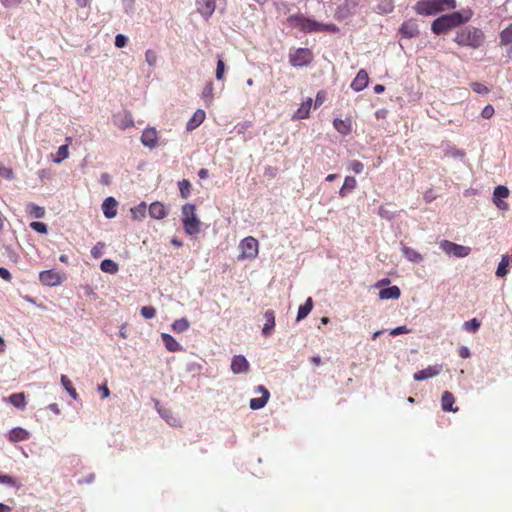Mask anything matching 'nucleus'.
<instances>
[{"mask_svg":"<svg viewBox=\"0 0 512 512\" xmlns=\"http://www.w3.org/2000/svg\"><path fill=\"white\" fill-rule=\"evenodd\" d=\"M290 26L298 28L304 33L314 32H336L338 28L334 24H324L316 20L305 17L303 14L291 15L287 18Z\"/></svg>","mask_w":512,"mask_h":512,"instance_id":"1","label":"nucleus"},{"mask_svg":"<svg viewBox=\"0 0 512 512\" xmlns=\"http://www.w3.org/2000/svg\"><path fill=\"white\" fill-rule=\"evenodd\" d=\"M485 40L484 33L481 29L468 25L456 31L454 41L460 45L472 49L480 48Z\"/></svg>","mask_w":512,"mask_h":512,"instance_id":"2","label":"nucleus"},{"mask_svg":"<svg viewBox=\"0 0 512 512\" xmlns=\"http://www.w3.org/2000/svg\"><path fill=\"white\" fill-rule=\"evenodd\" d=\"M471 17V12H469L466 16H464L460 12H453L450 14H445L437 19H435L432 22L431 30L433 33L439 35L442 34L448 30H450L453 27H456L460 24H463L467 21H469Z\"/></svg>","mask_w":512,"mask_h":512,"instance_id":"3","label":"nucleus"},{"mask_svg":"<svg viewBox=\"0 0 512 512\" xmlns=\"http://www.w3.org/2000/svg\"><path fill=\"white\" fill-rule=\"evenodd\" d=\"M182 225L185 233L189 236H196L201 231V221L196 214V206L187 203L182 206Z\"/></svg>","mask_w":512,"mask_h":512,"instance_id":"4","label":"nucleus"},{"mask_svg":"<svg viewBox=\"0 0 512 512\" xmlns=\"http://www.w3.org/2000/svg\"><path fill=\"white\" fill-rule=\"evenodd\" d=\"M239 250L241 252L238 256L239 260L255 259L258 255V241L254 237L248 236L240 242Z\"/></svg>","mask_w":512,"mask_h":512,"instance_id":"5","label":"nucleus"},{"mask_svg":"<svg viewBox=\"0 0 512 512\" xmlns=\"http://www.w3.org/2000/svg\"><path fill=\"white\" fill-rule=\"evenodd\" d=\"M440 248L447 255H451L457 258L467 257L471 252L470 247L456 244L449 240H442L440 242Z\"/></svg>","mask_w":512,"mask_h":512,"instance_id":"6","label":"nucleus"},{"mask_svg":"<svg viewBox=\"0 0 512 512\" xmlns=\"http://www.w3.org/2000/svg\"><path fill=\"white\" fill-rule=\"evenodd\" d=\"M414 9L417 14L425 16L441 12V7H439V1L437 0H420L416 3Z\"/></svg>","mask_w":512,"mask_h":512,"instance_id":"7","label":"nucleus"},{"mask_svg":"<svg viewBox=\"0 0 512 512\" xmlns=\"http://www.w3.org/2000/svg\"><path fill=\"white\" fill-rule=\"evenodd\" d=\"M39 280L43 285L58 286L64 280V275L56 270H45L40 272Z\"/></svg>","mask_w":512,"mask_h":512,"instance_id":"8","label":"nucleus"},{"mask_svg":"<svg viewBox=\"0 0 512 512\" xmlns=\"http://www.w3.org/2000/svg\"><path fill=\"white\" fill-rule=\"evenodd\" d=\"M289 58L292 66L301 67L310 63L312 54L307 48H299Z\"/></svg>","mask_w":512,"mask_h":512,"instance_id":"9","label":"nucleus"},{"mask_svg":"<svg viewBox=\"0 0 512 512\" xmlns=\"http://www.w3.org/2000/svg\"><path fill=\"white\" fill-rule=\"evenodd\" d=\"M196 11L208 21L216 9V0H195Z\"/></svg>","mask_w":512,"mask_h":512,"instance_id":"10","label":"nucleus"},{"mask_svg":"<svg viewBox=\"0 0 512 512\" xmlns=\"http://www.w3.org/2000/svg\"><path fill=\"white\" fill-rule=\"evenodd\" d=\"M509 196V189L506 186L499 185L493 191V203L500 210H507L508 204L503 201Z\"/></svg>","mask_w":512,"mask_h":512,"instance_id":"11","label":"nucleus"},{"mask_svg":"<svg viewBox=\"0 0 512 512\" xmlns=\"http://www.w3.org/2000/svg\"><path fill=\"white\" fill-rule=\"evenodd\" d=\"M442 369H443V367L440 364L428 366L427 368L414 373L413 378L415 381H423V380H426V379H429V378L439 375L441 373Z\"/></svg>","mask_w":512,"mask_h":512,"instance_id":"12","label":"nucleus"},{"mask_svg":"<svg viewBox=\"0 0 512 512\" xmlns=\"http://www.w3.org/2000/svg\"><path fill=\"white\" fill-rule=\"evenodd\" d=\"M399 33L402 35V37L411 39L419 35V27L416 21L409 20L405 21L401 27L399 28Z\"/></svg>","mask_w":512,"mask_h":512,"instance_id":"13","label":"nucleus"},{"mask_svg":"<svg viewBox=\"0 0 512 512\" xmlns=\"http://www.w3.org/2000/svg\"><path fill=\"white\" fill-rule=\"evenodd\" d=\"M231 370L234 374L246 373L249 371V362L243 355H235L231 361Z\"/></svg>","mask_w":512,"mask_h":512,"instance_id":"14","label":"nucleus"},{"mask_svg":"<svg viewBox=\"0 0 512 512\" xmlns=\"http://www.w3.org/2000/svg\"><path fill=\"white\" fill-rule=\"evenodd\" d=\"M158 141L157 131L155 128H147L141 135V143L150 149L156 147Z\"/></svg>","mask_w":512,"mask_h":512,"instance_id":"15","label":"nucleus"},{"mask_svg":"<svg viewBox=\"0 0 512 512\" xmlns=\"http://www.w3.org/2000/svg\"><path fill=\"white\" fill-rule=\"evenodd\" d=\"M368 82V73L364 69H361L358 71L356 77L352 81L351 88L356 92L362 91L364 88L367 87Z\"/></svg>","mask_w":512,"mask_h":512,"instance_id":"16","label":"nucleus"},{"mask_svg":"<svg viewBox=\"0 0 512 512\" xmlns=\"http://www.w3.org/2000/svg\"><path fill=\"white\" fill-rule=\"evenodd\" d=\"M401 252L405 259L411 263L419 264L423 261L424 257L414 248L408 247L401 243Z\"/></svg>","mask_w":512,"mask_h":512,"instance_id":"17","label":"nucleus"},{"mask_svg":"<svg viewBox=\"0 0 512 512\" xmlns=\"http://www.w3.org/2000/svg\"><path fill=\"white\" fill-rule=\"evenodd\" d=\"M118 203L114 197H107L102 203V211L106 218H114L117 214Z\"/></svg>","mask_w":512,"mask_h":512,"instance_id":"18","label":"nucleus"},{"mask_svg":"<svg viewBox=\"0 0 512 512\" xmlns=\"http://www.w3.org/2000/svg\"><path fill=\"white\" fill-rule=\"evenodd\" d=\"M30 438V432L22 427H15L8 433V439L11 442L26 441Z\"/></svg>","mask_w":512,"mask_h":512,"instance_id":"19","label":"nucleus"},{"mask_svg":"<svg viewBox=\"0 0 512 512\" xmlns=\"http://www.w3.org/2000/svg\"><path fill=\"white\" fill-rule=\"evenodd\" d=\"M206 114L205 111L202 109L196 110V112L193 114V116L189 119V121L186 124V129L188 131H192L196 129L202 122L205 120Z\"/></svg>","mask_w":512,"mask_h":512,"instance_id":"20","label":"nucleus"},{"mask_svg":"<svg viewBox=\"0 0 512 512\" xmlns=\"http://www.w3.org/2000/svg\"><path fill=\"white\" fill-rule=\"evenodd\" d=\"M454 402L455 398L451 392H443L441 397V407L443 411L457 412L458 407H453Z\"/></svg>","mask_w":512,"mask_h":512,"instance_id":"21","label":"nucleus"},{"mask_svg":"<svg viewBox=\"0 0 512 512\" xmlns=\"http://www.w3.org/2000/svg\"><path fill=\"white\" fill-rule=\"evenodd\" d=\"M401 291L398 286H390L380 290L379 298L381 300H396L400 297Z\"/></svg>","mask_w":512,"mask_h":512,"instance_id":"22","label":"nucleus"},{"mask_svg":"<svg viewBox=\"0 0 512 512\" xmlns=\"http://www.w3.org/2000/svg\"><path fill=\"white\" fill-rule=\"evenodd\" d=\"M114 122L121 129H127L129 127H132L134 124L132 115L128 112H124L123 114L115 115Z\"/></svg>","mask_w":512,"mask_h":512,"instance_id":"23","label":"nucleus"},{"mask_svg":"<svg viewBox=\"0 0 512 512\" xmlns=\"http://www.w3.org/2000/svg\"><path fill=\"white\" fill-rule=\"evenodd\" d=\"M265 324L262 328V334L264 336H270L275 326V315L272 310H267L264 313Z\"/></svg>","mask_w":512,"mask_h":512,"instance_id":"24","label":"nucleus"},{"mask_svg":"<svg viewBox=\"0 0 512 512\" xmlns=\"http://www.w3.org/2000/svg\"><path fill=\"white\" fill-rule=\"evenodd\" d=\"M149 215L157 220H161L166 217L167 212L165 207L160 202H154L149 206Z\"/></svg>","mask_w":512,"mask_h":512,"instance_id":"25","label":"nucleus"},{"mask_svg":"<svg viewBox=\"0 0 512 512\" xmlns=\"http://www.w3.org/2000/svg\"><path fill=\"white\" fill-rule=\"evenodd\" d=\"M311 106H312V99L308 98L296 110V112L293 115V119H297V120L306 119L309 116Z\"/></svg>","mask_w":512,"mask_h":512,"instance_id":"26","label":"nucleus"},{"mask_svg":"<svg viewBox=\"0 0 512 512\" xmlns=\"http://www.w3.org/2000/svg\"><path fill=\"white\" fill-rule=\"evenodd\" d=\"M161 338H162L163 344L165 345V347L168 351L177 352L182 349L181 345L170 334L163 333L161 335Z\"/></svg>","mask_w":512,"mask_h":512,"instance_id":"27","label":"nucleus"},{"mask_svg":"<svg viewBox=\"0 0 512 512\" xmlns=\"http://www.w3.org/2000/svg\"><path fill=\"white\" fill-rule=\"evenodd\" d=\"M156 408H157V411L159 413V415L165 419V421L171 425V426H177L179 421L177 418H175L173 415H172V412L169 410V409H166V408H163L160 406L159 402L156 401Z\"/></svg>","mask_w":512,"mask_h":512,"instance_id":"28","label":"nucleus"},{"mask_svg":"<svg viewBox=\"0 0 512 512\" xmlns=\"http://www.w3.org/2000/svg\"><path fill=\"white\" fill-rule=\"evenodd\" d=\"M357 181L352 176H346L344 179V183L342 187L339 190L340 197H345L347 194L351 191H353L356 188Z\"/></svg>","mask_w":512,"mask_h":512,"instance_id":"29","label":"nucleus"},{"mask_svg":"<svg viewBox=\"0 0 512 512\" xmlns=\"http://www.w3.org/2000/svg\"><path fill=\"white\" fill-rule=\"evenodd\" d=\"M26 212L33 218L41 219L45 216V209L37 204L28 203Z\"/></svg>","mask_w":512,"mask_h":512,"instance_id":"30","label":"nucleus"},{"mask_svg":"<svg viewBox=\"0 0 512 512\" xmlns=\"http://www.w3.org/2000/svg\"><path fill=\"white\" fill-rule=\"evenodd\" d=\"M312 308H313L312 298L309 297L306 300V302L299 307L296 320L301 321L304 318H306L308 316V314L311 312Z\"/></svg>","mask_w":512,"mask_h":512,"instance_id":"31","label":"nucleus"},{"mask_svg":"<svg viewBox=\"0 0 512 512\" xmlns=\"http://www.w3.org/2000/svg\"><path fill=\"white\" fill-rule=\"evenodd\" d=\"M8 402L14 407L24 409L26 406L25 395L23 393H14L8 397Z\"/></svg>","mask_w":512,"mask_h":512,"instance_id":"32","label":"nucleus"},{"mask_svg":"<svg viewBox=\"0 0 512 512\" xmlns=\"http://www.w3.org/2000/svg\"><path fill=\"white\" fill-rule=\"evenodd\" d=\"M100 269L109 274H115L119 270L118 264L111 259H104L100 264Z\"/></svg>","mask_w":512,"mask_h":512,"instance_id":"33","label":"nucleus"},{"mask_svg":"<svg viewBox=\"0 0 512 512\" xmlns=\"http://www.w3.org/2000/svg\"><path fill=\"white\" fill-rule=\"evenodd\" d=\"M334 128L341 134L347 135L351 131L350 122L342 119H334L333 121Z\"/></svg>","mask_w":512,"mask_h":512,"instance_id":"34","label":"nucleus"},{"mask_svg":"<svg viewBox=\"0 0 512 512\" xmlns=\"http://www.w3.org/2000/svg\"><path fill=\"white\" fill-rule=\"evenodd\" d=\"M394 9V6L390 0H380L375 7V11L379 14H388L391 13Z\"/></svg>","mask_w":512,"mask_h":512,"instance_id":"35","label":"nucleus"},{"mask_svg":"<svg viewBox=\"0 0 512 512\" xmlns=\"http://www.w3.org/2000/svg\"><path fill=\"white\" fill-rule=\"evenodd\" d=\"M213 91H214L213 83L210 81L205 85V87L202 91V94H201L202 99L205 101V103L207 105H210L213 101V96H214Z\"/></svg>","mask_w":512,"mask_h":512,"instance_id":"36","label":"nucleus"},{"mask_svg":"<svg viewBox=\"0 0 512 512\" xmlns=\"http://www.w3.org/2000/svg\"><path fill=\"white\" fill-rule=\"evenodd\" d=\"M61 384L62 386L64 387V389L68 392V394L73 398V399H77L78 397V394L75 390V388L72 386V383L71 381L69 380V378L66 376V375H61Z\"/></svg>","mask_w":512,"mask_h":512,"instance_id":"37","label":"nucleus"},{"mask_svg":"<svg viewBox=\"0 0 512 512\" xmlns=\"http://www.w3.org/2000/svg\"><path fill=\"white\" fill-rule=\"evenodd\" d=\"M189 321L186 318H180L173 322L172 329L174 332L182 333L189 329Z\"/></svg>","mask_w":512,"mask_h":512,"instance_id":"38","label":"nucleus"},{"mask_svg":"<svg viewBox=\"0 0 512 512\" xmlns=\"http://www.w3.org/2000/svg\"><path fill=\"white\" fill-rule=\"evenodd\" d=\"M508 265H509V257H508V255H503L498 264V267L496 270V275L498 277H504L508 273V270H507Z\"/></svg>","mask_w":512,"mask_h":512,"instance_id":"39","label":"nucleus"},{"mask_svg":"<svg viewBox=\"0 0 512 512\" xmlns=\"http://www.w3.org/2000/svg\"><path fill=\"white\" fill-rule=\"evenodd\" d=\"M268 400L269 399L266 394H265V396H261L258 398H252L250 400L249 406L252 410H259L267 404Z\"/></svg>","mask_w":512,"mask_h":512,"instance_id":"40","label":"nucleus"},{"mask_svg":"<svg viewBox=\"0 0 512 512\" xmlns=\"http://www.w3.org/2000/svg\"><path fill=\"white\" fill-rule=\"evenodd\" d=\"M500 39L503 45H512V23L500 33Z\"/></svg>","mask_w":512,"mask_h":512,"instance_id":"41","label":"nucleus"},{"mask_svg":"<svg viewBox=\"0 0 512 512\" xmlns=\"http://www.w3.org/2000/svg\"><path fill=\"white\" fill-rule=\"evenodd\" d=\"M0 484L6 485L9 487H13L16 489L20 488V484L18 483V481L15 478H13L10 475H4L1 473H0Z\"/></svg>","mask_w":512,"mask_h":512,"instance_id":"42","label":"nucleus"},{"mask_svg":"<svg viewBox=\"0 0 512 512\" xmlns=\"http://www.w3.org/2000/svg\"><path fill=\"white\" fill-rule=\"evenodd\" d=\"M68 155V144L61 145L57 150L56 157L53 159V162L61 163L68 157Z\"/></svg>","mask_w":512,"mask_h":512,"instance_id":"43","label":"nucleus"},{"mask_svg":"<svg viewBox=\"0 0 512 512\" xmlns=\"http://www.w3.org/2000/svg\"><path fill=\"white\" fill-rule=\"evenodd\" d=\"M131 214L134 219H142L146 214V204L142 202L138 206L132 208Z\"/></svg>","mask_w":512,"mask_h":512,"instance_id":"44","label":"nucleus"},{"mask_svg":"<svg viewBox=\"0 0 512 512\" xmlns=\"http://www.w3.org/2000/svg\"><path fill=\"white\" fill-rule=\"evenodd\" d=\"M479 328L480 322L476 318H473L464 323V329L468 332L475 333L478 331Z\"/></svg>","mask_w":512,"mask_h":512,"instance_id":"45","label":"nucleus"},{"mask_svg":"<svg viewBox=\"0 0 512 512\" xmlns=\"http://www.w3.org/2000/svg\"><path fill=\"white\" fill-rule=\"evenodd\" d=\"M180 194L183 198H187L190 195V182L188 180H181L178 182Z\"/></svg>","mask_w":512,"mask_h":512,"instance_id":"46","label":"nucleus"},{"mask_svg":"<svg viewBox=\"0 0 512 512\" xmlns=\"http://www.w3.org/2000/svg\"><path fill=\"white\" fill-rule=\"evenodd\" d=\"M348 169L353 171L355 174H360L364 169V165L358 160H351L348 164Z\"/></svg>","mask_w":512,"mask_h":512,"instance_id":"47","label":"nucleus"},{"mask_svg":"<svg viewBox=\"0 0 512 512\" xmlns=\"http://www.w3.org/2000/svg\"><path fill=\"white\" fill-rule=\"evenodd\" d=\"M105 244L103 242H98L92 249L91 255L94 258H100L104 254Z\"/></svg>","mask_w":512,"mask_h":512,"instance_id":"48","label":"nucleus"},{"mask_svg":"<svg viewBox=\"0 0 512 512\" xmlns=\"http://www.w3.org/2000/svg\"><path fill=\"white\" fill-rule=\"evenodd\" d=\"M445 155L452 158H463L465 153L455 147H449L446 149Z\"/></svg>","mask_w":512,"mask_h":512,"instance_id":"49","label":"nucleus"},{"mask_svg":"<svg viewBox=\"0 0 512 512\" xmlns=\"http://www.w3.org/2000/svg\"><path fill=\"white\" fill-rule=\"evenodd\" d=\"M30 227H31V229H33L34 231H36L38 233H41V234L47 233V225L43 222H37V221L31 222Z\"/></svg>","mask_w":512,"mask_h":512,"instance_id":"50","label":"nucleus"},{"mask_svg":"<svg viewBox=\"0 0 512 512\" xmlns=\"http://www.w3.org/2000/svg\"><path fill=\"white\" fill-rule=\"evenodd\" d=\"M155 314L156 310L152 306H144L141 308V315L145 319H152L155 316Z\"/></svg>","mask_w":512,"mask_h":512,"instance_id":"51","label":"nucleus"},{"mask_svg":"<svg viewBox=\"0 0 512 512\" xmlns=\"http://www.w3.org/2000/svg\"><path fill=\"white\" fill-rule=\"evenodd\" d=\"M225 71V64L224 61L219 58L217 61V67H216V79L221 80L224 76Z\"/></svg>","mask_w":512,"mask_h":512,"instance_id":"52","label":"nucleus"},{"mask_svg":"<svg viewBox=\"0 0 512 512\" xmlns=\"http://www.w3.org/2000/svg\"><path fill=\"white\" fill-rule=\"evenodd\" d=\"M201 370H202V366H201V364H199L197 362H189L186 365L187 372L198 374L201 372Z\"/></svg>","mask_w":512,"mask_h":512,"instance_id":"53","label":"nucleus"},{"mask_svg":"<svg viewBox=\"0 0 512 512\" xmlns=\"http://www.w3.org/2000/svg\"><path fill=\"white\" fill-rule=\"evenodd\" d=\"M145 60L149 64V66H154L157 61V55L152 50H147L145 53Z\"/></svg>","mask_w":512,"mask_h":512,"instance_id":"54","label":"nucleus"},{"mask_svg":"<svg viewBox=\"0 0 512 512\" xmlns=\"http://www.w3.org/2000/svg\"><path fill=\"white\" fill-rule=\"evenodd\" d=\"M410 332H411V329H409L407 326H398L394 329H391L389 333L392 336H397V335H401V334H407Z\"/></svg>","mask_w":512,"mask_h":512,"instance_id":"55","label":"nucleus"},{"mask_svg":"<svg viewBox=\"0 0 512 512\" xmlns=\"http://www.w3.org/2000/svg\"><path fill=\"white\" fill-rule=\"evenodd\" d=\"M128 38L123 34H117L115 37V46L118 48H123L126 46Z\"/></svg>","mask_w":512,"mask_h":512,"instance_id":"56","label":"nucleus"},{"mask_svg":"<svg viewBox=\"0 0 512 512\" xmlns=\"http://www.w3.org/2000/svg\"><path fill=\"white\" fill-rule=\"evenodd\" d=\"M0 176L6 179H13L14 173L11 168L0 166Z\"/></svg>","mask_w":512,"mask_h":512,"instance_id":"57","label":"nucleus"},{"mask_svg":"<svg viewBox=\"0 0 512 512\" xmlns=\"http://www.w3.org/2000/svg\"><path fill=\"white\" fill-rule=\"evenodd\" d=\"M472 89L478 94H485L488 92V88L485 85L477 82L472 84Z\"/></svg>","mask_w":512,"mask_h":512,"instance_id":"58","label":"nucleus"},{"mask_svg":"<svg viewBox=\"0 0 512 512\" xmlns=\"http://www.w3.org/2000/svg\"><path fill=\"white\" fill-rule=\"evenodd\" d=\"M493 114H494V108L491 105L485 106L481 112L482 117L485 119L491 118L493 116Z\"/></svg>","mask_w":512,"mask_h":512,"instance_id":"59","label":"nucleus"},{"mask_svg":"<svg viewBox=\"0 0 512 512\" xmlns=\"http://www.w3.org/2000/svg\"><path fill=\"white\" fill-rule=\"evenodd\" d=\"M0 277L5 281H10L12 278L11 273L5 267H0Z\"/></svg>","mask_w":512,"mask_h":512,"instance_id":"60","label":"nucleus"},{"mask_svg":"<svg viewBox=\"0 0 512 512\" xmlns=\"http://www.w3.org/2000/svg\"><path fill=\"white\" fill-rule=\"evenodd\" d=\"M380 217L384 218V219H392L393 215L390 211L386 210L385 208L383 207H380L379 208V211H378Z\"/></svg>","mask_w":512,"mask_h":512,"instance_id":"61","label":"nucleus"},{"mask_svg":"<svg viewBox=\"0 0 512 512\" xmlns=\"http://www.w3.org/2000/svg\"><path fill=\"white\" fill-rule=\"evenodd\" d=\"M98 391L101 393V396H102L103 399L108 398L109 395H110L109 388L105 384L104 385H100L98 387Z\"/></svg>","mask_w":512,"mask_h":512,"instance_id":"62","label":"nucleus"},{"mask_svg":"<svg viewBox=\"0 0 512 512\" xmlns=\"http://www.w3.org/2000/svg\"><path fill=\"white\" fill-rule=\"evenodd\" d=\"M470 355H471V353H470V349L468 347H466V346L460 347V349H459V356L461 358L466 359V358H469Z\"/></svg>","mask_w":512,"mask_h":512,"instance_id":"63","label":"nucleus"},{"mask_svg":"<svg viewBox=\"0 0 512 512\" xmlns=\"http://www.w3.org/2000/svg\"><path fill=\"white\" fill-rule=\"evenodd\" d=\"M255 391L258 393H261L262 394L261 396H265V394H266L268 396V399L270 398L269 391L263 385H258L256 387Z\"/></svg>","mask_w":512,"mask_h":512,"instance_id":"64","label":"nucleus"}]
</instances>
